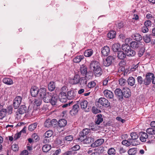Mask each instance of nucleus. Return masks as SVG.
<instances>
[{"label":"nucleus","mask_w":155,"mask_h":155,"mask_svg":"<svg viewBox=\"0 0 155 155\" xmlns=\"http://www.w3.org/2000/svg\"><path fill=\"white\" fill-rule=\"evenodd\" d=\"M37 123H35L30 125L28 126L29 130L31 131L34 130L37 127Z\"/></svg>","instance_id":"79ce46f5"},{"label":"nucleus","mask_w":155,"mask_h":155,"mask_svg":"<svg viewBox=\"0 0 155 155\" xmlns=\"http://www.w3.org/2000/svg\"><path fill=\"white\" fill-rule=\"evenodd\" d=\"M7 113V110L3 109L0 111V119H2L5 116Z\"/></svg>","instance_id":"a19ab883"},{"label":"nucleus","mask_w":155,"mask_h":155,"mask_svg":"<svg viewBox=\"0 0 155 155\" xmlns=\"http://www.w3.org/2000/svg\"><path fill=\"white\" fill-rule=\"evenodd\" d=\"M126 54L127 56L129 57H133L136 54L135 51L131 49H130L128 52H127V53H126Z\"/></svg>","instance_id":"c03bdc74"},{"label":"nucleus","mask_w":155,"mask_h":155,"mask_svg":"<svg viewBox=\"0 0 155 155\" xmlns=\"http://www.w3.org/2000/svg\"><path fill=\"white\" fill-rule=\"evenodd\" d=\"M55 88V86L54 82H51L48 85V90L51 91H54Z\"/></svg>","instance_id":"e433bc0d"},{"label":"nucleus","mask_w":155,"mask_h":155,"mask_svg":"<svg viewBox=\"0 0 155 155\" xmlns=\"http://www.w3.org/2000/svg\"><path fill=\"white\" fill-rule=\"evenodd\" d=\"M115 59L114 57L111 56H109L104 61V64L105 66H108L112 63V61Z\"/></svg>","instance_id":"0eeeda50"},{"label":"nucleus","mask_w":155,"mask_h":155,"mask_svg":"<svg viewBox=\"0 0 155 155\" xmlns=\"http://www.w3.org/2000/svg\"><path fill=\"white\" fill-rule=\"evenodd\" d=\"M67 124V121L64 119L60 120L58 122V125L59 127H62L65 126Z\"/></svg>","instance_id":"7c9ffc66"},{"label":"nucleus","mask_w":155,"mask_h":155,"mask_svg":"<svg viewBox=\"0 0 155 155\" xmlns=\"http://www.w3.org/2000/svg\"><path fill=\"white\" fill-rule=\"evenodd\" d=\"M139 135L140 140L142 142H145L147 139L148 137V136L147 134L143 132H140L139 133Z\"/></svg>","instance_id":"a211bd4d"},{"label":"nucleus","mask_w":155,"mask_h":155,"mask_svg":"<svg viewBox=\"0 0 155 155\" xmlns=\"http://www.w3.org/2000/svg\"><path fill=\"white\" fill-rule=\"evenodd\" d=\"M80 148V147L79 145H75L71 149V150L73 152L75 151L79 150Z\"/></svg>","instance_id":"680f3d73"},{"label":"nucleus","mask_w":155,"mask_h":155,"mask_svg":"<svg viewBox=\"0 0 155 155\" xmlns=\"http://www.w3.org/2000/svg\"><path fill=\"white\" fill-rule=\"evenodd\" d=\"M130 136L131 137V140H132V142L134 140H136L138 137V135L135 132H132L130 134Z\"/></svg>","instance_id":"de8ad7c7"},{"label":"nucleus","mask_w":155,"mask_h":155,"mask_svg":"<svg viewBox=\"0 0 155 155\" xmlns=\"http://www.w3.org/2000/svg\"><path fill=\"white\" fill-rule=\"evenodd\" d=\"M73 139V137L71 135L66 136L63 139V141L65 142L66 141H71Z\"/></svg>","instance_id":"5fc2aeb1"},{"label":"nucleus","mask_w":155,"mask_h":155,"mask_svg":"<svg viewBox=\"0 0 155 155\" xmlns=\"http://www.w3.org/2000/svg\"><path fill=\"white\" fill-rule=\"evenodd\" d=\"M45 126V127H49L52 126V123L50 119L47 120L44 123Z\"/></svg>","instance_id":"09e8293b"},{"label":"nucleus","mask_w":155,"mask_h":155,"mask_svg":"<svg viewBox=\"0 0 155 155\" xmlns=\"http://www.w3.org/2000/svg\"><path fill=\"white\" fill-rule=\"evenodd\" d=\"M79 107V105L77 104L73 105L72 109L70 111V114L72 116L76 115L78 111Z\"/></svg>","instance_id":"6ab92c4d"},{"label":"nucleus","mask_w":155,"mask_h":155,"mask_svg":"<svg viewBox=\"0 0 155 155\" xmlns=\"http://www.w3.org/2000/svg\"><path fill=\"white\" fill-rule=\"evenodd\" d=\"M53 134V132L51 130L47 131L44 134V136L46 137L49 138L51 137Z\"/></svg>","instance_id":"603ef678"},{"label":"nucleus","mask_w":155,"mask_h":155,"mask_svg":"<svg viewBox=\"0 0 155 155\" xmlns=\"http://www.w3.org/2000/svg\"><path fill=\"white\" fill-rule=\"evenodd\" d=\"M114 92L115 95L118 98L119 100L123 99L122 91L120 89H116Z\"/></svg>","instance_id":"f3484780"},{"label":"nucleus","mask_w":155,"mask_h":155,"mask_svg":"<svg viewBox=\"0 0 155 155\" xmlns=\"http://www.w3.org/2000/svg\"><path fill=\"white\" fill-rule=\"evenodd\" d=\"M151 35L150 34L145 35L143 37L144 41L146 43L150 42L151 41Z\"/></svg>","instance_id":"473e14b6"},{"label":"nucleus","mask_w":155,"mask_h":155,"mask_svg":"<svg viewBox=\"0 0 155 155\" xmlns=\"http://www.w3.org/2000/svg\"><path fill=\"white\" fill-rule=\"evenodd\" d=\"M42 100L38 98L35 99L34 100V105H35L37 106H39L41 104Z\"/></svg>","instance_id":"3c124183"},{"label":"nucleus","mask_w":155,"mask_h":155,"mask_svg":"<svg viewBox=\"0 0 155 155\" xmlns=\"http://www.w3.org/2000/svg\"><path fill=\"white\" fill-rule=\"evenodd\" d=\"M104 142L103 139H99L95 141L91 145V146L93 147H96L101 145Z\"/></svg>","instance_id":"aec40b11"},{"label":"nucleus","mask_w":155,"mask_h":155,"mask_svg":"<svg viewBox=\"0 0 155 155\" xmlns=\"http://www.w3.org/2000/svg\"><path fill=\"white\" fill-rule=\"evenodd\" d=\"M103 93L104 96L107 98L112 99L114 97V94L112 91L110 90H105L104 91Z\"/></svg>","instance_id":"2eb2a0df"},{"label":"nucleus","mask_w":155,"mask_h":155,"mask_svg":"<svg viewBox=\"0 0 155 155\" xmlns=\"http://www.w3.org/2000/svg\"><path fill=\"white\" fill-rule=\"evenodd\" d=\"M127 82L128 84L132 86L134 85L135 83V80L133 77H130L127 79Z\"/></svg>","instance_id":"bb28decb"},{"label":"nucleus","mask_w":155,"mask_h":155,"mask_svg":"<svg viewBox=\"0 0 155 155\" xmlns=\"http://www.w3.org/2000/svg\"><path fill=\"white\" fill-rule=\"evenodd\" d=\"M22 99V97L20 96H17L14 99L13 105L15 109H17L19 107L21 102Z\"/></svg>","instance_id":"39448f33"},{"label":"nucleus","mask_w":155,"mask_h":155,"mask_svg":"<svg viewBox=\"0 0 155 155\" xmlns=\"http://www.w3.org/2000/svg\"><path fill=\"white\" fill-rule=\"evenodd\" d=\"M90 130L87 128L84 129L82 131L79 133V137L78 139H82L81 140H83V138L84 137H86L87 135L90 132Z\"/></svg>","instance_id":"423d86ee"},{"label":"nucleus","mask_w":155,"mask_h":155,"mask_svg":"<svg viewBox=\"0 0 155 155\" xmlns=\"http://www.w3.org/2000/svg\"><path fill=\"white\" fill-rule=\"evenodd\" d=\"M58 97L57 94H56L52 93L49 103L52 105H55L58 101Z\"/></svg>","instance_id":"f8f14e48"},{"label":"nucleus","mask_w":155,"mask_h":155,"mask_svg":"<svg viewBox=\"0 0 155 155\" xmlns=\"http://www.w3.org/2000/svg\"><path fill=\"white\" fill-rule=\"evenodd\" d=\"M145 50L143 48H141L139 51L138 53V55L140 57H141L143 54Z\"/></svg>","instance_id":"052dcab7"},{"label":"nucleus","mask_w":155,"mask_h":155,"mask_svg":"<svg viewBox=\"0 0 155 155\" xmlns=\"http://www.w3.org/2000/svg\"><path fill=\"white\" fill-rule=\"evenodd\" d=\"M107 153L109 155H114L116 154V150L114 148H110L107 151Z\"/></svg>","instance_id":"8fccbe9b"},{"label":"nucleus","mask_w":155,"mask_h":155,"mask_svg":"<svg viewBox=\"0 0 155 155\" xmlns=\"http://www.w3.org/2000/svg\"><path fill=\"white\" fill-rule=\"evenodd\" d=\"M84 57L83 55L77 56L75 57L73 59L74 62L75 63H78L83 59Z\"/></svg>","instance_id":"cd10ccee"},{"label":"nucleus","mask_w":155,"mask_h":155,"mask_svg":"<svg viewBox=\"0 0 155 155\" xmlns=\"http://www.w3.org/2000/svg\"><path fill=\"white\" fill-rule=\"evenodd\" d=\"M77 92L74 90L70 91L67 92V97L69 100H72L76 98Z\"/></svg>","instance_id":"9d476101"},{"label":"nucleus","mask_w":155,"mask_h":155,"mask_svg":"<svg viewBox=\"0 0 155 155\" xmlns=\"http://www.w3.org/2000/svg\"><path fill=\"white\" fill-rule=\"evenodd\" d=\"M90 68L93 70L94 74L96 77H100L102 74L103 71L98 61H91L90 64Z\"/></svg>","instance_id":"f257e3e1"},{"label":"nucleus","mask_w":155,"mask_h":155,"mask_svg":"<svg viewBox=\"0 0 155 155\" xmlns=\"http://www.w3.org/2000/svg\"><path fill=\"white\" fill-rule=\"evenodd\" d=\"M146 132L149 135L155 134V129L152 128H148L146 130Z\"/></svg>","instance_id":"49530a36"},{"label":"nucleus","mask_w":155,"mask_h":155,"mask_svg":"<svg viewBox=\"0 0 155 155\" xmlns=\"http://www.w3.org/2000/svg\"><path fill=\"white\" fill-rule=\"evenodd\" d=\"M96 105L99 108H101L102 107L107 108L110 106V103L105 98L101 97L99 98L96 102Z\"/></svg>","instance_id":"7ed1b4c3"},{"label":"nucleus","mask_w":155,"mask_h":155,"mask_svg":"<svg viewBox=\"0 0 155 155\" xmlns=\"http://www.w3.org/2000/svg\"><path fill=\"white\" fill-rule=\"evenodd\" d=\"M38 95L41 98L46 94V90L45 88L42 87L39 89Z\"/></svg>","instance_id":"412c9836"},{"label":"nucleus","mask_w":155,"mask_h":155,"mask_svg":"<svg viewBox=\"0 0 155 155\" xmlns=\"http://www.w3.org/2000/svg\"><path fill=\"white\" fill-rule=\"evenodd\" d=\"M51 145L49 144H45L43 146L42 150L43 152L47 153L48 152L51 148Z\"/></svg>","instance_id":"f704fd0d"},{"label":"nucleus","mask_w":155,"mask_h":155,"mask_svg":"<svg viewBox=\"0 0 155 155\" xmlns=\"http://www.w3.org/2000/svg\"><path fill=\"white\" fill-rule=\"evenodd\" d=\"M103 121V119L101 114H98L96 117L95 122L97 124H100Z\"/></svg>","instance_id":"b1692460"},{"label":"nucleus","mask_w":155,"mask_h":155,"mask_svg":"<svg viewBox=\"0 0 155 155\" xmlns=\"http://www.w3.org/2000/svg\"><path fill=\"white\" fill-rule=\"evenodd\" d=\"M52 94L51 93H47L45 96L43 97L42 98L45 102L46 103H49Z\"/></svg>","instance_id":"4be33fe9"},{"label":"nucleus","mask_w":155,"mask_h":155,"mask_svg":"<svg viewBox=\"0 0 155 155\" xmlns=\"http://www.w3.org/2000/svg\"><path fill=\"white\" fill-rule=\"evenodd\" d=\"M117 57L121 60L124 59L126 57V54L122 51H119L117 52Z\"/></svg>","instance_id":"c756f323"},{"label":"nucleus","mask_w":155,"mask_h":155,"mask_svg":"<svg viewBox=\"0 0 155 155\" xmlns=\"http://www.w3.org/2000/svg\"><path fill=\"white\" fill-rule=\"evenodd\" d=\"M116 32L114 31H110L107 34V37L110 39H113L115 37Z\"/></svg>","instance_id":"4c0bfd02"},{"label":"nucleus","mask_w":155,"mask_h":155,"mask_svg":"<svg viewBox=\"0 0 155 155\" xmlns=\"http://www.w3.org/2000/svg\"><path fill=\"white\" fill-rule=\"evenodd\" d=\"M154 77V74L152 73H148L146 74L145 77L147 78L151 82L153 78Z\"/></svg>","instance_id":"a18cd8bd"},{"label":"nucleus","mask_w":155,"mask_h":155,"mask_svg":"<svg viewBox=\"0 0 155 155\" xmlns=\"http://www.w3.org/2000/svg\"><path fill=\"white\" fill-rule=\"evenodd\" d=\"M130 47L134 49H137L139 47L140 43L135 41H133L130 43Z\"/></svg>","instance_id":"c9c22d12"},{"label":"nucleus","mask_w":155,"mask_h":155,"mask_svg":"<svg viewBox=\"0 0 155 155\" xmlns=\"http://www.w3.org/2000/svg\"><path fill=\"white\" fill-rule=\"evenodd\" d=\"M147 78L145 77L144 79H143V84L146 85H149L151 82Z\"/></svg>","instance_id":"0e129e2a"},{"label":"nucleus","mask_w":155,"mask_h":155,"mask_svg":"<svg viewBox=\"0 0 155 155\" xmlns=\"http://www.w3.org/2000/svg\"><path fill=\"white\" fill-rule=\"evenodd\" d=\"M132 37L137 41H140L142 40V38L141 35L137 33H134L131 35Z\"/></svg>","instance_id":"393cba45"},{"label":"nucleus","mask_w":155,"mask_h":155,"mask_svg":"<svg viewBox=\"0 0 155 155\" xmlns=\"http://www.w3.org/2000/svg\"><path fill=\"white\" fill-rule=\"evenodd\" d=\"M59 99L62 102H65L67 101V96L64 92L61 91L58 96Z\"/></svg>","instance_id":"6e6552de"},{"label":"nucleus","mask_w":155,"mask_h":155,"mask_svg":"<svg viewBox=\"0 0 155 155\" xmlns=\"http://www.w3.org/2000/svg\"><path fill=\"white\" fill-rule=\"evenodd\" d=\"M27 111V108L25 105H24L20 106L19 108L17 110L16 113L17 115H18V114H22L26 113Z\"/></svg>","instance_id":"ddd939ff"},{"label":"nucleus","mask_w":155,"mask_h":155,"mask_svg":"<svg viewBox=\"0 0 155 155\" xmlns=\"http://www.w3.org/2000/svg\"><path fill=\"white\" fill-rule=\"evenodd\" d=\"M151 22L150 20H147L144 23V26L148 27H150L151 25Z\"/></svg>","instance_id":"e2e57ef3"},{"label":"nucleus","mask_w":155,"mask_h":155,"mask_svg":"<svg viewBox=\"0 0 155 155\" xmlns=\"http://www.w3.org/2000/svg\"><path fill=\"white\" fill-rule=\"evenodd\" d=\"M80 71L81 74L83 76L84 75V77L86 79H89L91 77L90 75H89V73L87 72V68L86 66L82 65L80 68Z\"/></svg>","instance_id":"20e7f679"},{"label":"nucleus","mask_w":155,"mask_h":155,"mask_svg":"<svg viewBox=\"0 0 155 155\" xmlns=\"http://www.w3.org/2000/svg\"><path fill=\"white\" fill-rule=\"evenodd\" d=\"M3 82L5 84L7 85H11L13 84L12 80L11 78H5L2 80Z\"/></svg>","instance_id":"c85d7f7f"},{"label":"nucleus","mask_w":155,"mask_h":155,"mask_svg":"<svg viewBox=\"0 0 155 155\" xmlns=\"http://www.w3.org/2000/svg\"><path fill=\"white\" fill-rule=\"evenodd\" d=\"M112 49L114 52H118L121 49L120 45L118 43L114 44L112 46Z\"/></svg>","instance_id":"a878e982"},{"label":"nucleus","mask_w":155,"mask_h":155,"mask_svg":"<svg viewBox=\"0 0 155 155\" xmlns=\"http://www.w3.org/2000/svg\"><path fill=\"white\" fill-rule=\"evenodd\" d=\"M149 29L148 27L145 26H143L141 28L142 31L144 33H146L148 32Z\"/></svg>","instance_id":"774afa93"},{"label":"nucleus","mask_w":155,"mask_h":155,"mask_svg":"<svg viewBox=\"0 0 155 155\" xmlns=\"http://www.w3.org/2000/svg\"><path fill=\"white\" fill-rule=\"evenodd\" d=\"M31 137L33 139V142H36L40 140V137L39 136L37 135L36 133L33 134Z\"/></svg>","instance_id":"37998d69"},{"label":"nucleus","mask_w":155,"mask_h":155,"mask_svg":"<svg viewBox=\"0 0 155 155\" xmlns=\"http://www.w3.org/2000/svg\"><path fill=\"white\" fill-rule=\"evenodd\" d=\"M123 97L125 98L130 97L131 94L130 90L127 87L124 88L122 91Z\"/></svg>","instance_id":"dca6fc26"},{"label":"nucleus","mask_w":155,"mask_h":155,"mask_svg":"<svg viewBox=\"0 0 155 155\" xmlns=\"http://www.w3.org/2000/svg\"><path fill=\"white\" fill-rule=\"evenodd\" d=\"M93 50L91 49H88L86 50L84 52V55L86 57H90L93 54Z\"/></svg>","instance_id":"2f4dec72"},{"label":"nucleus","mask_w":155,"mask_h":155,"mask_svg":"<svg viewBox=\"0 0 155 155\" xmlns=\"http://www.w3.org/2000/svg\"><path fill=\"white\" fill-rule=\"evenodd\" d=\"M39 89L38 88L35 86L31 87L30 89V92L31 96L33 97H35L38 94Z\"/></svg>","instance_id":"1a4fd4ad"},{"label":"nucleus","mask_w":155,"mask_h":155,"mask_svg":"<svg viewBox=\"0 0 155 155\" xmlns=\"http://www.w3.org/2000/svg\"><path fill=\"white\" fill-rule=\"evenodd\" d=\"M81 139H78V140L82 142L83 143L85 144H88L93 142L94 140L93 138L91 137L83 138V140H81Z\"/></svg>","instance_id":"9b49d317"},{"label":"nucleus","mask_w":155,"mask_h":155,"mask_svg":"<svg viewBox=\"0 0 155 155\" xmlns=\"http://www.w3.org/2000/svg\"><path fill=\"white\" fill-rule=\"evenodd\" d=\"M12 149L14 151H18V145L16 144H13L12 146Z\"/></svg>","instance_id":"338daca9"},{"label":"nucleus","mask_w":155,"mask_h":155,"mask_svg":"<svg viewBox=\"0 0 155 155\" xmlns=\"http://www.w3.org/2000/svg\"><path fill=\"white\" fill-rule=\"evenodd\" d=\"M101 54L104 56H107L110 54V49L109 47L107 46H105L101 49Z\"/></svg>","instance_id":"4468645a"},{"label":"nucleus","mask_w":155,"mask_h":155,"mask_svg":"<svg viewBox=\"0 0 155 155\" xmlns=\"http://www.w3.org/2000/svg\"><path fill=\"white\" fill-rule=\"evenodd\" d=\"M7 112L9 114H11L12 112L13 107L12 105H10L7 108Z\"/></svg>","instance_id":"bf43d9fd"},{"label":"nucleus","mask_w":155,"mask_h":155,"mask_svg":"<svg viewBox=\"0 0 155 155\" xmlns=\"http://www.w3.org/2000/svg\"><path fill=\"white\" fill-rule=\"evenodd\" d=\"M96 85V83L94 81L89 82L87 84V87L89 88H92L94 87Z\"/></svg>","instance_id":"4d7b16f0"},{"label":"nucleus","mask_w":155,"mask_h":155,"mask_svg":"<svg viewBox=\"0 0 155 155\" xmlns=\"http://www.w3.org/2000/svg\"><path fill=\"white\" fill-rule=\"evenodd\" d=\"M91 111L93 113L96 114L97 113L101 112V110H100L97 109L94 106L92 107Z\"/></svg>","instance_id":"13d9d810"},{"label":"nucleus","mask_w":155,"mask_h":155,"mask_svg":"<svg viewBox=\"0 0 155 155\" xmlns=\"http://www.w3.org/2000/svg\"><path fill=\"white\" fill-rule=\"evenodd\" d=\"M122 48L123 50L125 52L126 54L131 49L130 46L128 44L123 45L122 46Z\"/></svg>","instance_id":"72a5a7b5"},{"label":"nucleus","mask_w":155,"mask_h":155,"mask_svg":"<svg viewBox=\"0 0 155 155\" xmlns=\"http://www.w3.org/2000/svg\"><path fill=\"white\" fill-rule=\"evenodd\" d=\"M137 149L136 148H132L128 151V153L129 155H134L136 154L137 152Z\"/></svg>","instance_id":"58836bf2"},{"label":"nucleus","mask_w":155,"mask_h":155,"mask_svg":"<svg viewBox=\"0 0 155 155\" xmlns=\"http://www.w3.org/2000/svg\"><path fill=\"white\" fill-rule=\"evenodd\" d=\"M70 83L72 85H76L79 84L80 85L86 84L87 80L85 77H80V75L75 74L73 78L70 80Z\"/></svg>","instance_id":"f03ea898"},{"label":"nucleus","mask_w":155,"mask_h":155,"mask_svg":"<svg viewBox=\"0 0 155 155\" xmlns=\"http://www.w3.org/2000/svg\"><path fill=\"white\" fill-rule=\"evenodd\" d=\"M138 84L141 85L143 84V79L141 76H138L137 78Z\"/></svg>","instance_id":"6e6d98bb"},{"label":"nucleus","mask_w":155,"mask_h":155,"mask_svg":"<svg viewBox=\"0 0 155 155\" xmlns=\"http://www.w3.org/2000/svg\"><path fill=\"white\" fill-rule=\"evenodd\" d=\"M110 79L109 77L105 78L103 81V85L104 86L107 85L108 84L109 80Z\"/></svg>","instance_id":"69168bd1"},{"label":"nucleus","mask_w":155,"mask_h":155,"mask_svg":"<svg viewBox=\"0 0 155 155\" xmlns=\"http://www.w3.org/2000/svg\"><path fill=\"white\" fill-rule=\"evenodd\" d=\"M119 84L121 86H124L126 83L127 81L124 78H120L119 80Z\"/></svg>","instance_id":"864d4df0"},{"label":"nucleus","mask_w":155,"mask_h":155,"mask_svg":"<svg viewBox=\"0 0 155 155\" xmlns=\"http://www.w3.org/2000/svg\"><path fill=\"white\" fill-rule=\"evenodd\" d=\"M122 144L126 146L127 147L131 145H135L133 143L132 140L130 139H129L127 140H124L122 141Z\"/></svg>","instance_id":"5701e85b"},{"label":"nucleus","mask_w":155,"mask_h":155,"mask_svg":"<svg viewBox=\"0 0 155 155\" xmlns=\"http://www.w3.org/2000/svg\"><path fill=\"white\" fill-rule=\"evenodd\" d=\"M88 104V102L86 100H83L80 102V105L82 109H85Z\"/></svg>","instance_id":"ea45409f"}]
</instances>
